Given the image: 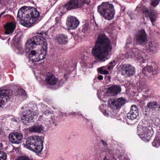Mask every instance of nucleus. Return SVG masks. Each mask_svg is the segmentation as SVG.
Listing matches in <instances>:
<instances>
[{"mask_svg":"<svg viewBox=\"0 0 160 160\" xmlns=\"http://www.w3.org/2000/svg\"><path fill=\"white\" fill-rule=\"evenodd\" d=\"M132 45V38L131 37H129L127 40L125 47L127 48L131 49Z\"/></svg>","mask_w":160,"mask_h":160,"instance_id":"nucleus-28","label":"nucleus"},{"mask_svg":"<svg viewBox=\"0 0 160 160\" xmlns=\"http://www.w3.org/2000/svg\"><path fill=\"white\" fill-rule=\"evenodd\" d=\"M104 67H102L101 68H98L97 70L98 71V72L101 74H103V72L104 71Z\"/></svg>","mask_w":160,"mask_h":160,"instance_id":"nucleus-36","label":"nucleus"},{"mask_svg":"<svg viewBox=\"0 0 160 160\" xmlns=\"http://www.w3.org/2000/svg\"><path fill=\"white\" fill-rule=\"evenodd\" d=\"M9 91L7 89H2L0 88V109L9 100L10 97L8 94Z\"/></svg>","mask_w":160,"mask_h":160,"instance_id":"nucleus-14","label":"nucleus"},{"mask_svg":"<svg viewBox=\"0 0 160 160\" xmlns=\"http://www.w3.org/2000/svg\"><path fill=\"white\" fill-rule=\"evenodd\" d=\"M98 12L105 19L111 20L114 17L115 14L113 6L108 2H103L98 7Z\"/></svg>","mask_w":160,"mask_h":160,"instance_id":"nucleus-5","label":"nucleus"},{"mask_svg":"<svg viewBox=\"0 0 160 160\" xmlns=\"http://www.w3.org/2000/svg\"><path fill=\"white\" fill-rule=\"evenodd\" d=\"M60 82H61L60 83V86H61L63 84V81L62 80H61Z\"/></svg>","mask_w":160,"mask_h":160,"instance_id":"nucleus-48","label":"nucleus"},{"mask_svg":"<svg viewBox=\"0 0 160 160\" xmlns=\"http://www.w3.org/2000/svg\"><path fill=\"white\" fill-rule=\"evenodd\" d=\"M37 35L27 41L26 44L27 47L29 48H33L36 46L41 45L42 48L40 54H38V57L39 61L44 59L47 54L48 49L47 43L46 38H48L47 32H41L40 33H37Z\"/></svg>","mask_w":160,"mask_h":160,"instance_id":"nucleus-3","label":"nucleus"},{"mask_svg":"<svg viewBox=\"0 0 160 160\" xmlns=\"http://www.w3.org/2000/svg\"><path fill=\"white\" fill-rule=\"evenodd\" d=\"M80 22L75 17L73 16H68L67 19V25L70 29H74L78 26Z\"/></svg>","mask_w":160,"mask_h":160,"instance_id":"nucleus-15","label":"nucleus"},{"mask_svg":"<svg viewBox=\"0 0 160 160\" xmlns=\"http://www.w3.org/2000/svg\"><path fill=\"white\" fill-rule=\"evenodd\" d=\"M103 160H111L109 159L106 156H105L103 158Z\"/></svg>","mask_w":160,"mask_h":160,"instance_id":"nucleus-44","label":"nucleus"},{"mask_svg":"<svg viewBox=\"0 0 160 160\" xmlns=\"http://www.w3.org/2000/svg\"><path fill=\"white\" fill-rule=\"evenodd\" d=\"M22 113L21 114V120L25 124H27L31 122L33 120L34 116L36 115V113L30 110L24 109L23 107L21 108Z\"/></svg>","mask_w":160,"mask_h":160,"instance_id":"nucleus-9","label":"nucleus"},{"mask_svg":"<svg viewBox=\"0 0 160 160\" xmlns=\"http://www.w3.org/2000/svg\"><path fill=\"white\" fill-rule=\"evenodd\" d=\"M143 13L145 15L146 17H148L151 12L149 11L148 9L147 8H143L142 10Z\"/></svg>","mask_w":160,"mask_h":160,"instance_id":"nucleus-31","label":"nucleus"},{"mask_svg":"<svg viewBox=\"0 0 160 160\" xmlns=\"http://www.w3.org/2000/svg\"><path fill=\"white\" fill-rule=\"evenodd\" d=\"M113 67V66H109L108 67V68L109 70H110L111 68H112Z\"/></svg>","mask_w":160,"mask_h":160,"instance_id":"nucleus-45","label":"nucleus"},{"mask_svg":"<svg viewBox=\"0 0 160 160\" xmlns=\"http://www.w3.org/2000/svg\"><path fill=\"white\" fill-rule=\"evenodd\" d=\"M115 60H114L112 62H110L109 63V64H112L114 63H115Z\"/></svg>","mask_w":160,"mask_h":160,"instance_id":"nucleus-46","label":"nucleus"},{"mask_svg":"<svg viewBox=\"0 0 160 160\" xmlns=\"http://www.w3.org/2000/svg\"><path fill=\"white\" fill-rule=\"evenodd\" d=\"M52 113L49 110H47L43 111V113L45 115L49 114Z\"/></svg>","mask_w":160,"mask_h":160,"instance_id":"nucleus-38","label":"nucleus"},{"mask_svg":"<svg viewBox=\"0 0 160 160\" xmlns=\"http://www.w3.org/2000/svg\"><path fill=\"white\" fill-rule=\"evenodd\" d=\"M5 13V11H4L2 12L0 15L2 16L3 14Z\"/></svg>","mask_w":160,"mask_h":160,"instance_id":"nucleus-49","label":"nucleus"},{"mask_svg":"<svg viewBox=\"0 0 160 160\" xmlns=\"http://www.w3.org/2000/svg\"><path fill=\"white\" fill-rule=\"evenodd\" d=\"M126 99L122 98L117 99L112 102L111 106L113 109H118L125 103Z\"/></svg>","mask_w":160,"mask_h":160,"instance_id":"nucleus-17","label":"nucleus"},{"mask_svg":"<svg viewBox=\"0 0 160 160\" xmlns=\"http://www.w3.org/2000/svg\"><path fill=\"white\" fill-rule=\"evenodd\" d=\"M90 2L88 0H71L65 5L64 8L67 10H70L82 7L84 4H88Z\"/></svg>","mask_w":160,"mask_h":160,"instance_id":"nucleus-8","label":"nucleus"},{"mask_svg":"<svg viewBox=\"0 0 160 160\" xmlns=\"http://www.w3.org/2000/svg\"><path fill=\"white\" fill-rule=\"evenodd\" d=\"M44 128L42 125L33 126L28 129L30 132L40 133L43 131Z\"/></svg>","mask_w":160,"mask_h":160,"instance_id":"nucleus-23","label":"nucleus"},{"mask_svg":"<svg viewBox=\"0 0 160 160\" xmlns=\"http://www.w3.org/2000/svg\"><path fill=\"white\" fill-rule=\"evenodd\" d=\"M148 0H142V1L144 2H145L148 1Z\"/></svg>","mask_w":160,"mask_h":160,"instance_id":"nucleus-50","label":"nucleus"},{"mask_svg":"<svg viewBox=\"0 0 160 160\" xmlns=\"http://www.w3.org/2000/svg\"><path fill=\"white\" fill-rule=\"evenodd\" d=\"M98 80H102L103 79V77L102 76L100 75L98 76Z\"/></svg>","mask_w":160,"mask_h":160,"instance_id":"nucleus-40","label":"nucleus"},{"mask_svg":"<svg viewBox=\"0 0 160 160\" xmlns=\"http://www.w3.org/2000/svg\"><path fill=\"white\" fill-rule=\"evenodd\" d=\"M56 40L58 43L59 44H65L68 42V37L67 35L64 34H59L57 35Z\"/></svg>","mask_w":160,"mask_h":160,"instance_id":"nucleus-18","label":"nucleus"},{"mask_svg":"<svg viewBox=\"0 0 160 160\" xmlns=\"http://www.w3.org/2000/svg\"><path fill=\"white\" fill-rule=\"evenodd\" d=\"M15 160H33V159L26 156H22L17 157Z\"/></svg>","mask_w":160,"mask_h":160,"instance_id":"nucleus-29","label":"nucleus"},{"mask_svg":"<svg viewBox=\"0 0 160 160\" xmlns=\"http://www.w3.org/2000/svg\"><path fill=\"white\" fill-rule=\"evenodd\" d=\"M158 66L157 63L154 61L149 62L147 66L143 68L142 70V73L146 74V70L150 74L152 75L156 74L157 73Z\"/></svg>","mask_w":160,"mask_h":160,"instance_id":"nucleus-12","label":"nucleus"},{"mask_svg":"<svg viewBox=\"0 0 160 160\" xmlns=\"http://www.w3.org/2000/svg\"><path fill=\"white\" fill-rule=\"evenodd\" d=\"M152 146L154 147H158L160 145V135H156L152 142Z\"/></svg>","mask_w":160,"mask_h":160,"instance_id":"nucleus-26","label":"nucleus"},{"mask_svg":"<svg viewBox=\"0 0 160 160\" xmlns=\"http://www.w3.org/2000/svg\"><path fill=\"white\" fill-rule=\"evenodd\" d=\"M159 47L158 42L154 40L151 41L148 43L146 51L150 55H154L158 52Z\"/></svg>","mask_w":160,"mask_h":160,"instance_id":"nucleus-13","label":"nucleus"},{"mask_svg":"<svg viewBox=\"0 0 160 160\" xmlns=\"http://www.w3.org/2000/svg\"><path fill=\"white\" fill-rule=\"evenodd\" d=\"M130 111L134 112L135 113H138V110L136 106L133 105L131 106Z\"/></svg>","mask_w":160,"mask_h":160,"instance_id":"nucleus-30","label":"nucleus"},{"mask_svg":"<svg viewBox=\"0 0 160 160\" xmlns=\"http://www.w3.org/2000/svg\"><path fill=\"white\" fill-rule=\"evenodd\" d=\"M104 79L105 80L109 81L110 79L111 78L109 76H106L105 77Z\"/></svg>","mask_w":160,"mask_h":160,"instance_id":"nucleus-39","label":"nucleus"},{"mask_svg":"<svg viewBox=\"0 0 160 160\" xmlns=\"http://www.w3.org/2000/svg\"><path fill=\"white\" fill-rule=\"evenodd\" d=\"M27 8L26 6L21 8L18 11L17 18L22 25L28 27L39 21L40 13L33 7L27 9Z\"/></svg>","mask_w":160,"mask_h":160,"instance_id":"nucleus-2","label":"nucleus"},{"mask_svg":"<svg viewBox=\"0 0 160 160\" xmlns=\"http://www.w3.org/2000/svg\"><path fill=\"white\" fill-rule=\"evenodd\" d=\"M133 40L136 44L144 45L148 41V36L144 29L138 30L135 34Z\"/></svg>","mask_w":160,"mask_h":160,"instance_id":"nucleus-7","label":"nucleus"},{"mask_svg":"<svg viewBox=\"0 0 160 160\" xmlns=\"http://www.w3.org/2000/svg\"><path fill=\"white\" fill-rule=\"evenodd\" d=\"M159 2L160 0H151V4L155 7L159 4Z\"/></svg>","mask_w":160,"mask_h":160,"instance_id":"nucleus-35","label":"nucleus"},{"mask_svg":"<svg viewBox=\"0 0 160 160\" xmlns=\"http://www.w3.org/2000/svg\"><path fill=\"white\" fill-rule=\"evenodd\" d=\"M147 106L152 111L160 110V104H158L156 101L150 102L147 103Z\"/></svg>","mask_w":160,"mask_h":160,"instance_id":"nucleus-21","label":"nucleus"},{"mask_svg":"<svg viewBox=\"0 0 160 160\" xmlns=\"http://www.w3.org/2000/svg\"><path fill=\"white\" fill-rule=\"evenodd\" d=\"M82 59H84V56H83V57H82Z\"/></svg>","mask_w":160,"mask_h":160,"instance_id":"nucleus-52","label":"nucleus"},{"mask_svg":"<svg viewBox=\"0 0 160 160\" xmlns=\"http://www.w3.org/2000/svg\"><path fill=\"white\" fill-rule=\"evenodd\" d=\"M24 95L25 96L26 95V92H25L24 91Z\"/></svg>","mask_w":160,"mask_h":160,"instance_id":"nucleus-53","label":"nucleus"},{"mask_svg":"<svg viewBox=\"0 0 160 160\" xmlns=\"http://www.w3.org/2000/svg\"><path fill=\"white\" fill-rule=\"evenodd\" d=\"M150 127L145 125H139L138 126V134L140 138L145 142H148L152 137L151 130Z\"/></svg>","mask_w":160,"mask_h":160,"instance_id":"nucleus-6","label":"nucleus"},{"mask_svg":"<svg viewBox=\"0 0 160 160\" xmlns=\"http://www.w3.org/2000/svg\"><path fill=\"white\" fill-rule=\"evenodd\" d=\"M102 72L103 73L102 74L105 75L107 74L108 73V71L105 70H104Z\"/></svg>","mask_w":160,"mask_h":160,"instance_id":"nucleus-42","label":"nucleus"},{"mask_svg":"<svg viewBox=\"0 0 160 160\" xmlns=\"http://www.w3.org/2000/svg\"><path fill=\"white\" fill-rule=\"evenodd\" d=\"M38 56V53L36 52L35 50H33L28 54V57L32 62H37L39 61Z\"/></svg>","mask_w":160,"mask_h":160,"instance_id":"nucleus-24","label":"nucleus"},{"mask_svg":"<svg viewBox=\"0 0 160 160\" xmlns=\"http://www.w3.org/2000/svg\"><path fill=\"white\" fill-rule=\"evenodd\" d=\"M55 25L56 26H60L61 24V18L60 17H57L55 18Z\"/></svg>","mask_w":160,"mask_h":160,"instance_id":"nucleus-34","label":"nucleus"},{"mask_svg":"<svg viewBox=\"0 0 160 160\" xmlns=\"http://www.w3.org/2000/svg\"><path fill=\"white\" fill-rule=\"evenodd\" d=\"M121 73L123 76L128 77L134 76L136 73L135 68L132 65L128 64H123L121 69Z\"/></svg>","mask_w":160,"mask_h":160,"instance_id":"nucleus-10","label":"nucleus"},{"mask_svg":"<svg viewBox=\"0 0 160 160\" xmlns=\"http://www.w3.org/2000/svg\"><path fill=\"white\" fill-rule=\"evenodd\" d=\"M46 80L47 83L50 85H54L58 82V79L52 74L47 76Z\"/></svg>","mask_w":160,"mask_h":160,"instance_id":"nucleus-22","label":"nucleus"},{"mask_svg":"<svg viewBox=\"0 0 160 160\" xmlns=\"http://www.w3.org/2000/svg\"><path fill=\"white\" fill-rule=\"evenodd\" d=\"M121 91L120 87L118 86H113L108 88L107 92L108 93H112L113 95H117Z\"/></svg>","mask_w":160,"mask_h":160,"instance_id":"nucleus-20","label":"nucleus"},{"mask_svg":"<svg viewBox=\"0 0 160 160\" xmlns=\"http://www.w3.org/2000/svg\"><path fill=\"white\" fill-rule=\"evenodd\" d=\"M8 137L12 143L18 144L21 142L23 136L21 133L15 132L9 134Z\"/></svg>","mask_w":160,"mask_h":160,"instance_id":"nucleus-16","label":"nucleus"},{"mask_svg":"<svg viewBox=\"0 0 160 160\" xmlns=\"http://www.w3.org/2000/svg\"><path fill=\"white\" fill-rule=\"evenodd\" d=\"M88 23L87 22L85 23L83 25V29L82 31L84 33L86 32L88 30Z\"/></svg>","mask_w":160,"mask_h":160,"instance_id":"nucleus-33","label":"nucleus"},{"mask_svg":"<svg viewBox=\"0 0 160 160\" xmlns=\"http://www.w3.org/2000/svg\"><path fill=\"white\" fill-rule=\"evenodd\" d=\"M42 117H43V116H42V115L40 116H39V119H40V118H42Z\"/></svg>","mask_w":160,"mask_h":160,"instance_id":"nucleus-51","label":"nucleus"},{"mask_svg":"<svg viewBox=\"0 0 160 160\" xmlns=\"http://www.w3.org/2000/svg\"><path fill=\"white\" fill-rule=\"evenodd\" d=\"M158 16V14L156 11L153 10L151 11L148 16L153 25H154L153 22L156 21Z\"/></svg>","mask_w":160,"mask_h":160,"instance_id":"nucleus-25","label":"nucleus"},{"mask_svg":"<svg viewBox=\"0 0 160 160\" xmlns=\"http://www.w3.org/2000/svg\"><path fill=\"white\" fill-rule=\"evenodd\" d=\"M26 144L27 148L37 153H41L43 148L42 138L38 136H32L27 138Z\"/></svg>","mask_w":160,"mask_h":160,"instance_id":"nucleus-4","label":"nucleus"},{"mask_svg":"<svg viewBox=\"0 0 160 160\" xmlns=\"http://www.w3.org/2000/svg\"><path fill=\"white\" fill-rule=\"evenodd\" d=\"M15 25L12 22L7 23L4 26L5 34H8L12 33L15 29Z\"/></svg>","mask_w":160,"mask_h":160,"instance_id":"nucleus-19","label":"nucleus"},{"mask_svg":"<svg viewBox=\"0 0 160 160\" xmlns=\"http://www.w3.org/2000/svg\"><path fill=\"white\" fill-rule=\"evenodd\" d=\"M112 49L110 40L104 34L100 35L98 38L92 53L95 58L99 61L104 62L108 59V56Z\"/></svg>","mask_w":160,"mask_h":160,"instance_id":"nucleus-1","label":"nucleus"},{"mask_svg":"<svg viewBox=\"0 0 160 160\" xmlns=\"http://www.w3.org/2000/svg\"><path fill=\"white\" fill-rule=\"evenodd\" d=\"M103 151L104 152H107L108 153H111L112 152V151L110 150L109 148H105L103 150Z\"/></svg>","mask_w":160,"mask_h":160,"instance_id":"nucleus-37","label":"nucleus"},{"mask_svg":"<svg viewBox=\"0 0 160 160\" xmlns=\"http://www.w3.org/2000/svg\"><path fill=\"white\" fill-rule=\"evenodd\" d=\"M128 54H129V56H130L131 57H136L137 59L141 63L145 62V60L144 58L146 57V55L143 52L138 49H133Z\"/></svg>","mask_w":160,"mask_h":160,"instance_id":"nucleus-11","label":"nucleus"},{"mask_svg":"<svg viewBox=\"0 0 160 160\" xmlns=\"http://www.w3.org/2000/svg\"><path fill=\"white\" fill-rule=\"evenodd\" d=\"M138 115V113L130 111L127 114V117L129 120H133L136 118Z\"/></svg>","mask_w":160,"mask_h":160,"instance_id":"nucleus-27","label":"nucleus"},{"mask_svg":"<svg viewBox=\"0 0 160 160\" xmlns=\"http://www.w3.org/2000/svg\"><path fill=\"white\" fill-rule=\"evenodd\" d=\"M101 142L102 143V144H103V145L104 146H107V143L106 142H105L103 140H101Z\"/></svg>","mask_w":160,"mask_h":160,"instance_id":"nucleus-41","label":"nucleus"},{"mask_svg":"<svg viewBox=\"0 0 160 160\" xmlns=\"http://www.w3.org/2000/svg\"><path fill=\"white\" fill-rule=\"evenodd\" d=\"M76 113L75 112L70 113L69 114V115H75Z\"/></svg>","mask_w":160,"mask_h":160,"instance_id":"nucleus-43","label":"nucleus"},{"mask_svg":"<svg viewBox=\"0 0 160 160\" xmlns=\"http://www.w3.org/2000/svg\"><path fill=\"white\" fill-rule=\"evenodd\" d=\"M3 130L0 128V135L3 133Z\"/></svg>","mask_w":160,"mask_h":160,"instance_id":"nucleus-47","label":"nucleus"},{"mask_svg":"<svg viewBox=\"0 0 160 160\" xmlns=\"http://www.w3.org/2000/svg\"><path fill=\"white\" fill-rule=\"evenodd\" d=\"M7 157V156L6 153L0 151V160H6Z\"/></svg>","mask_w":160,"mask_h":160,"instance_id":"nucleus-32","label":"nucleus"}]
</instances>
